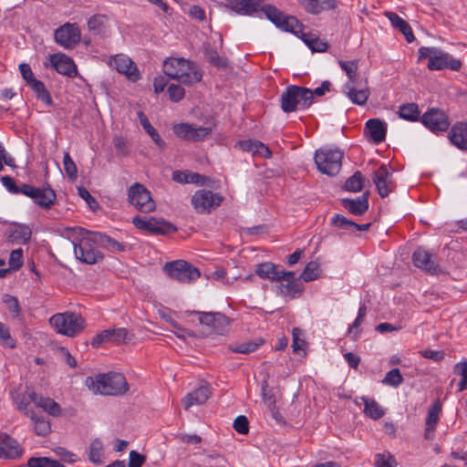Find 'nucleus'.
<instances>
[{
    "instance_id": "nucleus-12",
    "label": "nucleus",
    "mask_w": 467,
    "mask_h": 467,
    "mask_svg": "<svg viewBox=\"0 0 467 467\" xmlns=\"http://www.w3.org/2000/svg\"><path fill=\"white\" fill-rule=\"evenodd\" d=\"M22 194L31 198L36 204L47 210L50 209L57 201V194L49 185L36 188L24 183Z\"/></svg>"
},
{
    "instance_id": "nucleus-9",
    "label": "nucleus",
    "mask_w": 467,
    "mask_h": 467,
    "mask_svg": "<svg viewBox=\"0 0 467 467\" xmlns=\"http://www.w3.org/2000/svg\"><path fill=\"white\" fill-rule=\"evenodd\" d=\"M163 270L179 283H191L201 276L200 270L184 260H176L165 264Z\"/></svg>"
},
{
    "instance_id": "nucleus-36",
    "label": "nucleus",
    "mask_w": 467,
    "mask_h": 467,
    "mask_svg": "<svg viewBox=\"0 0 467 467\" xmlns=\"http://www.w3.org/2000/svg\"><path fill=\"white\" fill-rule=\"evenodd\" d=\"M31 234L32 231L29 226L16 223L10 229L8 239L12 243L25 244L30 240Z\"/></svg>"
},
{
    "instance_id": "nucleus-39",
    "label": "nucleus",
    "mask_w": 467,
    "mask_h": 467,
    "mask_svg": "<svg viewBox=\"0 0 467 467\" xmlns=\"http://www.w3.org/2000/svg\"><path fill=\"white\" fill-rule=\"evenodd\" d=\"M26 415L28 416L33 421L34 431L36 435L46 436L50 432V423L43 416H38L34 411H26Z\"/></svg>"
},
{
    "instance_id": "nucleus-25",
    "label": "nucleus",
    "mask_w": 467,
    "mask_h": 467,
    "mask_svg": "<svg viewBox=\"0 0 467 467\" xmlns=\"http://www.w3.org/2000/svg\"><path fill=\"white\" fill-rule=\"evenodd\" d=\"M365 134L375 144L385 140L387 133V124L379 119H370L366 122Z\"/></svg>"
},
{
    "instance_id": "nucleus-10",
    "label": "nucleus",
    "mask_w": 467,
    "mask_h": 467,
    "mask_svg": "<svg viewBox=\"0 0 467 467\" xmlns=\"http://www.w3.org/2000/svg\"><path fill=\"white\" fill-rule=\"evenodd\" d=\"M128 199L130 203L141 213H150L155 209V202L150 192L139 182L129 188Z\"/></svg>"
},
{
    "instance_id": "nucleus-47",
    "label": "nucleus",
    "mask_w": 467,
    "mask_h": 467,
    "mask_svg": "<svg viewBox=\"0 0 467 467\" xmlns=\"http://www.w3.org/2000/svg\"><path fill=\"white\" fill-rule=\"evenodd\" d=\"M27 467H64L58 461L48 457H31L27 461Z\"/></svg>"
},
{
    "instance_id": "nucleus-8",
    "label": "nucleus",
    "mask_w": 467,
    "mask_h": 467,
    "mask_svg": "<svg viewBox=\"0 0 467 467\" xmlns=\"http://www.w3.org/2000/svg\"><path fill=\"white\" fill-rule=\"evenodd\" d=\"M314 159L320 172L335 176L341 170L343 152L338 149L323 147L316 150Z\"/></svg>"
},
{
    "instance_id": "nucleus-24",
    "label": "nucleus",
    "mask_w": 467,
    "mask_h": 467,
    "mask_svg": "<svg viewBox=\"0 0 467 467\" xmlns=\"http://www.w3.org/2000/svg\"><path fill=\"white\" fill-rule=\"evenodd\" d=\"M442 405L440 400H436L428 411L425 420L424 438L432 441L435 438V431L441 413Z\"/></svg>"
},
{
    "instance_id": "nucleus-17",
    "label": "nucleus",
    "mask_w": 467,
    "mask_h": 467,
    "mask_svg": "<svg viewBox=\"0 0 467 467\" xmlns=\"http://www.w3.org/2000/svg\"><path fill=\"white\" fill-rule=\"evenodd\" d=\"M177 137L187 141H201L211 133V128L195 127L189 123H179L173 126Z\"/></svg>"
},
{
    "instance_id": "nucleus-18",
    "label": "nucleus",
    "mask_w": 467,
    "mask_h": 467,
    "mask_svg": "<svg viewBox=\"0 0 467 467\" xmlns=\"http://www.w3.org/2000/svg\"><path fill=\"white\" fill-rule=\"evenodd\" d=\"M420 119L424 126L432 132L445 131L450 127L448 116L439 109H429Z\"/></svg>"
},
{
    "instance_id": "nucleus-60",
    "label": "nucleus",
    "mask_w": 467,
    "mask_h": 467,
    "mask_svg": "<svg viewBox=\"0 0 467 467\" xmlns=\"http://www.w3.org/2000/svg\"><path fill=\"white\" fill-rule=\"evenodd\" d=\"M3 185L8 190V192L18 194L22 193L24 189V183L21 186L16 184V181L10 176H4L1 178Z\"/></svg>"
},
{
    "instance_id": "nucleus-30",
    "label": "nucleus",
    "mask_w": 467,
    "mask_h": 467,
    "mask_svg": "<svg viewBox=\"0 0 467 467\" xmlns=\"http://www.w3.org/2000/svg\"><path fill=\"white\" fill-rule=\"evenodd\" d=\"M285 270L281 269L279 265L271 262L259 264L255 269V274L263 278L271 281H281L284 277Z\"/></svg>"
},
{
    "instance_id": "nucleus-13",
    "label": "nucleus",
    "mask_w": 467,
    "mask_h": 467,
    "mask_svg": "<svg viewBox=\"0 0 467 467\" xmlns=\"http://www.w3.org/2000/svg\"><path fill=\"white\" fill-rule=\"evenodd\" d=\"M132 223L138 229L157 235H167L177 231V228L172 223L163 219H156L154 217L146 219L135 216Z\"/></svg>"
},
{
    "instance_id": "nucleus-54",
    "label": "nucleus",
    "mask_w": 467,
    "mask_h": 467,
    "mask_svg": "<svg viewBox=\"0 0 467 467\" xmlns=\"http://www.w3.org/2000/svg\"><path fill=\"white\" fill-rule=\"evenodd\" d=\"M454 373L462 377L458 383L459 391L467 389V361L457 363L454 366Z\"/></svg>"
},
{
    "instance_id": "nucleus-53",
    "label": "nucleus",
    "mask_w": 467,
    "mask_h": 467,
    "mask_svg": "<svg viewBox=\"0 0 467 467\" xmlns=\"http://www.w3.org/2000/svg\"><path fill=\"white\" fill-rule=\"evenodd\" d=\"M63 166L65 172L68 176V178L72 181L77 179L78 177V168L74 161L71 159L69 153L67 151L64 152L63 157Z\"/></svg>"
},
{
    "instance_id": "nucleus-7",
    "label": "nucleus",
    "mask_w": 467,
    "mask_h": 467,
    "mask_svg": "<svg viewBox=\"0 0 467 467\" xmlns=\"http://www.w3.org/2000/svg\"><path fill=\"white\" fill-rule=\"evenodd\" d=\"M280 103L282 110L285 113L296 111L297 107L300 109H307L312 104L311 89L296 85H290L282 93Z\"/></svg>"
},
{
    "instance_id": "nucleus-31",
    "label": "nucleus",
    "mask_w": 467,
    "mask_h": 467,
    "mask_svg": "<svg viewBox=\"0 0 467 467\" xmlns=\"http://www.w3.org/2000/svg\"><path fill=\"white\" fill-rule=\"evenodd\" d=\"M450 140L458 149L467 150V122H457L451 127Z\"/></svg>"
},
{
    "instance_id": "nucleus-16",
    "label": "nucleus",
    "mask_w": 467,
    "mask_h": 467,
    "mask_svg": "<svg viewBox=\"0 0 467 467\" xmlns=\"http://www.w3.org/2000/svg\"><path fill=\"white\" fill-rule=\"evenodd\" d=\"M372 181L376 185L378 193L382 198L387 197L396 188L393 181V171L385 164L380 165L373 172Z\"/></svg>"
},
{
    "instance_id": "nucleus-57",
    "label": "nucleus",
    "mask_w": 467,
    "mask_h": 467,
    "mask_svg": "<svg viewBox=\"0 0 467 467\" xmlns=\"http://www.w3.org/2000/svg\"><path fill=\"white\" fill-rule=\"evenodd\" d=\"M205 57L211 64L217 67H226L227 66L226 58L221 57L214 49H207L205 51Z\"/></svg>"
},
{
    "instance_id": "nucleus-3",
    "label": "nucleus",
    "mask_w": 467,
    "mask_h": 467,
    "mask_svg": "<svg viewBox=\"0 0 467 467\" xmlns=\"http://www.w3.org/2000/svg\"><path fill=\"white\" fill-rule=\"evenodd\" d=\"M87 387L102 395H121L128 391L129 384L125 377L117 372L99 374L86 379Z\"/></svg>"
},
{
    "instance_id": "nucleus-23",
    "label": "nucleus",
    "mask_w": 467,
    "mask_h": 467,
    "mask_svg": "<svg viewBox=\"0 0 467 467\" xmlns=\"http://www.w3.org/2000/svg\"><path fill=\"white\" fill-rule=\"evenodd\" d=\"M368 196L369 192H365L362 195L355 198H343L341 205L353 215L361 216L368 210Z\"/></svg>"
},
{
    "instance_id": "nucleus-28",
    "label": "nucleus",
    "mask_w": 467,
    "mask_h": 467,
    "mask_svg": "<svg viewBox=\"0 0 467 467\" xmlns=\"http://www.w3.org/2000/svg\"><path fill=\"white\" fill-rule=\"evenodd\" d=\"M306 12L317 15L327 10H333L337 6L336 0H297Z\"/></svg>"
},
{
    "instance_id": "nucleus-35",
    "label": "nucleus",
    "mask_w": 467,
    "mask_h": 467,
    "mask_svg": "<svg viewBox=\"0 0 467 467\" xmlns=\"http://www.w3.org/2000/svg\"><path fill=\"white\" fill-rule=\"evenodd\" d=\"M210 394L211 392L208 386H201L197 389L188 393L182 400L185 409H189L193 405L205 403L209 399Z\"/></svg>"
},
{
    "instance_id": "nucleus-61",
    "label": "nucleus",
    "mask_w": 467,
    "mask_h": 467,
    "mask_svg": "<svg viewBox=\"0 0 467 467\" xmlns=\"http://www.w3.org/2000/svg\"><path fill=\"white\" fill-rule=\"evenodd\" d=\"M234 430L240 434H246L249 431V421L245 416L240 415L234 421Z\"/></svg>"
},
{
    "instance_id": "nucleus-20",
    "label": "nucleus",
    "mask_w": 467,
    "mask_h": 467,
    "mask_svg": "<svg viewBox=\"0 0 467 467\" xmlns=\"http://www.w3.org/2000/svg\"><path fill=\"white\" fill-rule=\"evenodd\" d=\"M50 65L58 74L75 77L77 75V66L74 60L63 53H56L49 56Z\"/></svg>"
},
{
    "instance_id": "nucleus-49",
    "label": "nucleus",
    "mask_w": 467,
    "mask_h": 467,
    "mask_svg": "<svg viewBox=\"0 0 467 467\" xmlns=\"http://www.w3.org/2000/svg\"><path fill=\"white\" fill-rule=\"evenodd\" d=\"M330 225L341 230L349 231L353 233V226L355 225V222L348 219L347 217L341 214L336 213L331 218Z\"/></svg>"
},
{
    "instance_id": "nucleus-2",
    "label": "nucleus",
    "mask_w": 467,
    "mask_h": 467,
    "mask_svg": "<svg viewBox=\"0 0 467 467\" xmlns=\"http://www.w3.org/2000/svg\"><path fill=\"white\" fill-rule=\"evenodd\" d=\"M74 240L72 244L76 258L87 265H95L103 260L104 254L98 250L99 232H90L81 227L71 230Z\"/></svg>"
},
{
    "instance_id": "nucleus-50",
    "label": "nucleus",
    "mask_w": 467,
    "mask_h": 467,
    "mask_svg": "<svg viewBox=\"0 0 467 467\" xmlns=\"http://www.w3.org/2000/svg\"><path fill=\"white\" fill-rule=\"evenodd\" d=\"M320 269L319 265L317 262H309L302 274L300 275V278H302L305 282H310L316 280L319 276Z\"/></svg>"
},
{
    "instance_id": "nucleus-33",
    "label": "nucleus",
    "mask_w": 467,
    "mask_h": 467,
    "mask_svg": "<svg viewBox=\"0 0 467 467\" xmlns=\"http://www.w3.org/2000/svg\"><path fill=\"white\" fill-rule=\"evenodd\" d=\"M284 277L282 280L286 281V284H281L279 285L280 290L285 296H289L291 297H296L302 293L301 284L298 282V279L296 278L295 272L292 271H285L283 274Z\"/></svg>"
},
{
    "instance_id": "nucleus-34",
    "label": "nucleus",
    "mask_w": 467,
    "mask_h": 467,
    "mask_svg": "<svg viewBox=\"0 0 467 467\" xmlns=\"http://www.w3.org/2000/svg\"><path fill=\"white\" fill-rule=\"evenodd\" d=\"M385 16L389 20L391 26L398 29L400 33L403 34L405 39L411 43L414 41L415 36L413 35L412 29L409 23L401 18L399 15L394 12H386Z\"/></svg>"
},
{
    "instance_id": "nucleus-44",
    "label": "nucleus",
    "mask_w": 467,
    "mask_h": 467,
    "mask_svg": "<svg viewBox=\"0 0 467 467\" xmlns=\"http://www.w3.org/2000/svg\"><path fill=\"white\" fill-rule=\"evenodd\" d=\"M362 400L364 401L365 408L364 413L373 420H379L384 415L383 409L379 405V403L374 400H369L368 398L363 397Z\"/></svg>"
},
{
    "instance_id": "nucleus-55",
    "label": "nucleus",
    "mask_w": 467,
    "mask_h": 467,
    "mask_svg": "<svg viewBox=\"0 0 467 467\" xmlns=\"http://www.w3.org/2000/svg\"><path fill=\"white\" fill-rule=\"evenodd\" d=\"M109 330L110 343L119 345L130 340L128 330L124 327L113 328Z\"/></svg>"
},
{
    "instance_id": "nucleus-62",
    "label": "nucleus",
    "mask_w": 467,
    "mask_h": 467,
    "mask_svg": "<svg viewBox=\"0 0 467 467\" xmlns=\"http://www.w3.org/2000/svg\"><path fill=\"white\" fill-rule=\"evenodd\" d=\"M113 144L116 149L117 155L127 156L129 153L127 140L121 137L117 136L113 139Z\"/></svg>"
},
{
    "instance_id": "nucleus-64",
    "label": "nucleus",
    "mask_w": 467,
    "mask_h": 467,
    "mask_svg": "<svg viewBox=\"0 0 467 467\" xmlns=\"http://www.w3.org/2000/svg\"><path fill=\"white\" fill-rule=\"evenodd\" d=\"M146 461V457L137 451H130L129 455L128 467H141Z\"/></svg>"
},
{
    "instance_id": "nucleus-14",
    "label": "nucleus",
    "mask_w": 467,
    "mask_h": 467,
    "mask_svg": "<svg viewBox=\"0 0 467 467\" xmlns=\"http://www.w3.org/2000/svg\"><path fill=\"white\" fill-rule=\"evenodd\" d=\"M193 314L199 317V322L206 326L211 332L217 335H224L230 325L229 318L220 312H201L194 311Z\"/></svg>"
},
{
    "instance_id": "nucleus-59",
    "label": "nucleus",
    "mask_w": 467,
    "mask_h": 467,
    "mask_svg": "<svg viewBox=\"0 0 467 467\" xmlns=\"http://www.w3.org/2000/svg\"><path fill=\"white\" fill-rule=\"evenodd\" d=\"M168 93L169 98L173 102H179L181 101L185 95V90L182 87L176 85V84H171L168 87Z\"/></svg>"
},
{
    "instance_id": "nucleus-6",
    "label": "nucleus",
    "mask_w": 467,
    "mask_h": 467,
    "mask_svg": "<svg viewBox=\"0 0 467 467\" xmlns=\"http://www.w3.org/2000/svg\"><path fill=\"white\" fill-rule=\"evenodd\" d=\"M49 323L57 333L69 337H76L86 327V321L81 315L71 311L53 315Z\"/></svg>"
},
{
    "instance_id": "nucleus-42",
    "label": "nucleus",
    "mask_w": 467,
    "mask_h": 467,
    "mask_svg": "<svg viewBox=\"0 0 467 467\" xmlns=\"http://www.w3.org/2000/svg\"><path fill=\"white\" fill-rule=\"evenodd\" d=\"M88 456V460L96 465H101L103 463L104 446L99 439H95L91 441Z\"/></svg>"
},
{
    "instance_id": "nucleus-1",
    "label": "nucleus",
    "mask_w": 467,
    "mask_h": 467,
    "mask_svg": "<svg viewBox=\"0 0 467 467\" xmlns=\"http://www.w3.org/2000/svg\"><path fill=\"white\" fill-rule=\"evenodd\" d=\"M261 11L277 28L300 37L313 52H324L327 49V42L303 32L304 26L296 16H287L272 5H264Z\"/></svg>"
},
{
    "instance_id": "nucleus-4",
    "label": "nucleus",
    "mask_w": 467,
    "mask_h": 467,
    "mask_svg": "<svg viewBox=\"0 0 467 467\" xmlns=\"http://www.w3.org/2000/svg\"><path fill=\"white\" fill-rule=\"evenodd\" d=\"M163 72L171 78L192 86L202 80V73L196 69L195 65L185 58H168L163 63Z\"/></svg>"
},
{
    "instance_id": "nucleus-15",
    "label": "nucleus",
    "mask_w": 467,
    "mask_h": 467,
    "mask_svg": "<svg viewBox=\"0 0 467 467\" xmlns=\"http://www.w3.org/2000/svg\"><path fill=\"white\" fill-rule=\"evenodd\" d=\"M223 197L218 193H213L210 190H199L192 197V204L199 213H210L213 209L218 207L223 202Z\"/></svg>"
},
{
    "instance_id": "nucleus-46",
    "label": "nucleus",
    "mask_w": 467,
    "mask_h": 467,
    "mask_svg": "<svg viewBox=\"0 0 467 467\" xmlns=\"http://www.w3.org/2000/svg\"><path fill=\"white\" fill-rule=\"evenodd\" d=\"M88 30L96 35H104L106 33V16L103 15H95L88 21Z\"/></svg>"
},
{
    "instance_id": "nucleus-27",
    "label": "nucleus",
    "mask_w": 467,
    "mask_h": 467,
    "mask_svg": "<svg viewBox=\"0 0 467 467\" xmlns=\"http://www.w3.org/2000/svg\"><path fill=\"white\" fill-rule=\"evenodd\" d=\"M306 12L317 15L327 10H333L337 6L336 0H297Z\"/></svg>"
},
{
    "instance_id": "nucleus-40",
    "label": "nucleus",
    "mask_w": 467,
    "mask_h": 467,
    "mask_svg": "<svg viewBox=\"0 0 467 467\" xmlns=\"http://www.w3.org/2000/svg\"><path fill=\"white\" fill-rule=\"evenodd\" d=\"M27 86L34 91L37 99L48 106L53 104V100L49 91L46 88L45 84L38 79H31Z\"/></svg>"
},
{
    "instance_id": "nucleus-11",
    "label": "nucleus",
    "mask_w": 467,
    "mask_h": 467,
    "mask_svg": "<svg viewBox=\"0 0 467 467\" xmlns=\"http://www.w3.org/2000/svg\"><path fill=\"white\" fill-rule=\"evenodd\" d=\"M54 39L57 44L65 49H73L81 39L79 26L75 23L67 22L55 30Z\"/></svg>"
},
{
    "instance_id": "nucleus-21",
    "label": "nucleus",
    "mask_w": 467,
    "mask_h": 467,
    "mask_svg": "<svg viewBox=\"0 0 467 467\" xmlns=\"http://www.w3.org/2000/svg\"><path fill=\"white\" fill-rule=\"evenodd\" d=\"M23 449L16 439L6 433H0V458L17 459Z\"/></svg>"
},
{
    "instance_id": "nucleus-43",
    "label": "nucleus",
    "mask_w": 467,
    "mask_h": 467,
    "mask_svg": "<svg viewBox=\"0 0 467 467\" xmlns=\"http://www.w3.org/2000/svg\"><path fill=\"white\" fill-rule=\"evenodd\" d=\"M338 64L341 69L347 74L348 78L347 82H352L353 84H356L358 82V60H339Z\"/></svg>"
},
{
    "instance_id": "nucleus-63",
    "label": "nucleus",
    "mask_w": 467,
    "mask_h": 467,
    "mask_svg": "<svg viewBox=\"0 0 467 467\" xmlns=\"http://www.w3.org/2000/svg\"><path fill=\"white\" fill-rule=\"evenodd\" d=\"M292 335H293V344H292L293 351L297 352L299 350L304 349L306 341L304 338L300 337V336L302 335V331L299 328L296 327L293 329Z\"/></svg>"
},
{
    "instance_id": "nucleus-51",
    "label": "nucleus",
    "mask_w": 467,
    "mask_h": 467,
    "mask_svg": "<svg viewBox=\"0 0 467 467\" xmlns=\"http://www.w3.org/2000/svg\"><path fill=\"white\" fill-rule=\"evenodd\" d=\"M376 467H397L395 457L389 451L378 453L375 456Z\"/></svg>"
},
{
    "instance_id": "nucleus-52",
    "label": "nucleus",
    "mask_w": 467,
    "mask_h": 467,
    "mask_svg": "<svg viewBox=\"0 0 467 467\" xmlns=\"http://www.w3.org/2000/svg\"><path fill=\"white\" fill-rule=\"evenodd\" d=\"M403 382V377L400 371L399 368H392L389 370L384 379L382 380V383L385 385H389L394 388L399 387Z\"/></svg>"
},
{
    "instance_id": "nucleus-37",
    "label": "nucleus",
    "mask_w": 467,
    "mask_h": 467,
    "mask_svg": "<svg viewBox=\"0 0 467 467\" xmlns=\"http://www.w3.org/2000/svg\"><path fill=\"white\" fill-rule=\"evenodd\" d=\"M99 237V245L110 252L122 253L127 250L128 245L125 243H120L110 236L99 232L97 235Z\"/></svg>"
},
{
    "instance_id": "nucleus-26",
    "label": "nucleus",
    "mask_w": 467,
    "mask_h": 467,
    "mask_svg": "<svg viewBox=\"0 0 467 467\" xmlns=\"http://www.w3.org/2000/svg\"><path fill=\"white\" fill-rule=\"evenodd\" d=\"M111 65L119 73L128 76L132 80L139 78L137 67L130 57L123 55H117L113 57Z\"/></svg>"
},
{
    "instance_id": "nucleus-19",
    "label": "nucleus",
    "mask_w": 467,
    "mask_h": 467,
    "mask_svg": "<svg viewBox=\"0 0 467 467\" xmlns=\"http://www.w3.org/2000/svg\"><path fill=\"white\" fill-rule=\"evenodd\" d=\"M412 261L416 267L420 268L431 275H438L441 268L436 262V255L419 247L412 254Z\"/></svg>"
},
{
    "instance_id": "nucleus-45",
    "label": "nucleus",
    "mask_w": 467,
    "mask_h": 467,
    "mask_svg": "<svg viewBox=\"0 0 467 467\" xmlns=\"http://www.w3.org/2000/svg\"><path fill=\"white\" fill-rule=\"evenodd\" d=\"M399 116L409 121L418 120L420 118L419 107L416 103H407L400 107Z\"/></svg>"
},
{
    "instance_id": "nucleus-58",
    "label": "nucleus",
    "mask_w": 467,
    "mask_h": 467,
    "mask_svg": "<svg viewBox=\"0 0 467 467\" xmlns=\"http://www.w3.org/2000/svg\"><path fill=\"white\" fill-rule=\"evenodd\" d=\"M9 268L11 270H18L23 265V251L21 248L13 250L10 254Z\"/></svg>"
},
{
    "instance_id": "nucleus-29",
    "label": "nucleus",
    "mask_w": 467,
    "mask_h": 467,
    "mask_svg": "<svg viewBox=\"0 0 467 467\" xmlns=\"http://www.w3.org/2000/svg\"><path fill=\"white\" fill-rule=\"evenodd\" d=\"M28 397L32 402H34L37 407L42 408L48 414L55 417L61 414V408L59 404L53 399L38 395L35 391L30 392Z\"/></svg>"
},
{
    "instance_id": "nucleus-22",
    "label": "nucleus",
    "mask_w": 467,
    "mask_h": 467,
    "mask_svg": "<svg viewBox=\"0 0 467 467\" xmlns=\"http://www.w3.org/2000/svg\"><path fill=\"white\" fill-rule=\"evenodd\" d=\"M343 92L354 104L360 106L367 102L370 95L369 88L367 87V81L364 87L359 86L358 82L356 84L346 82L343 86Z\"/></svg>"
},
{
    "instance_id": "nucleus-41",
    "label": "nucleus",
    "mask_w": 467,
    "mask_h": 467,
    "mask_svg": "<svg viewBox=\"0 0 467 467\" xmlns=\"http://www.w3.org/2000/svg\"><path fill=\"white\" fill-rule=\"evenodd\" d=\"M138 117L140 119V122L145 131L149 134V136L152 139V140L155 142V144L160 147L161 149L165 148V142L158 133V131L152 127V125L150 123L147 116L142 112H138Z\"/></svg>"
},
{
    "instance_id": "nucleus-56",
    "label": "nucleus",
    "mask_w": 467,
    "mask_h": 467,
    "mask_svg": "<svg viewBox=\"0 0 467 467\" xmlns=\"http://www.w3.org/2000/svg\"><path fill=\"white\" fill-rule=\"evenodd\" d=\"M225 462V457L216 452L206 454L202 459V463L209 467H222Z\"/></svg>"
},
{
    "instance_id": "nucleus-5",
    "label": "nucleus",
    "mask_w": 467,
    "mask_h": 467,
    "mask_svg": "<svg viewBox=\"0 0 467 467\" xmlns=\"http://www.w3.org/2000/svg\"><path fill=\"white\" fill-rule=\"evenodd\" d=\"M419 58H428L427 67L429 70L451 69L459 71L462 66L460 59L452 57L449 53L435 47H421L418 50Z\"/></svg>"
},
{
    "instance_id": "nucleus-38",
    "label": "nucleus",
    "mask_w": 467,
    "mask_h": 467,
    "mask_svg": "<svg viewBox=\"0 0 467 467\" xmlns=\"http://www.w3.org/2000/svg\"><path fill=\"white\" fill-rule=\"evenodd\" d=\"M265 340L260 337L253 341L231 344L228 346V350L233 353L250 354L262 346Z\"/></svg>"
},
{
    "instance_id": "nucleus-32",
    "label": "nucleus",
    "mask_w": 467,
    "mask_h": 467,
    "mask_svg": "<svg viewBox=\"0 0 467 467\" xmlns=\"http://www.w3.org/2000/svg\"><path fill=\"white\" fill-rule=\"evenodd\" d=\"M226 5L238 14L251 15L258 10L264 0H225Z\"/></svg>"
},
{
    "instance_id": "nucleus-48",
    "label": "nucleus",
    "mask_w": 467,
    "mask_h": 467,
    "mask_svg": "<svg viewBox=\"0 0 467 467\" xmlns=\"http://www.w3.org/2000/svg\"><path fill=\"white\" fill-rule=\"evenodd\" d=\"M348 192H358L363 188V176L360 171H356L351 177H349L344 186Z\"/></svg>"
}]
</instances>
